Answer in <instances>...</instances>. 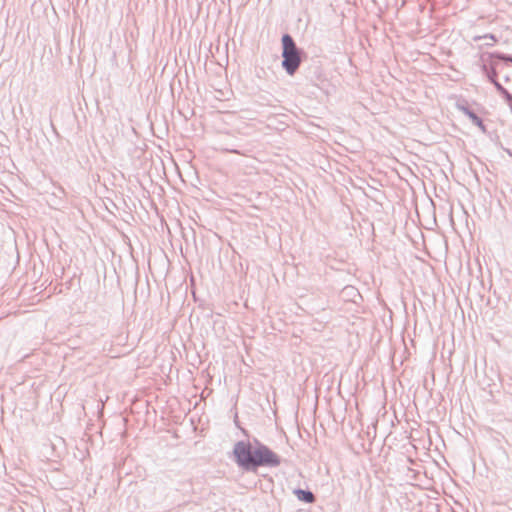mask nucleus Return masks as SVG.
Listing matches in <instances>:
<instances>
[{
  "instance_id": "nucleus-8",
  "label": "nucleus",
  "mask_w": 512,
  "mask_h": 512,
  "mask_svg": "<svg viewBox=\"0 0 512 512\" xmlns=\"http://www.w3.org/2000/svg\"><path fill=\"white\" fill-rule=\"evenodd\" d=\"M498 58L503 60V61L511 62L512 63V56L511 55L499 54Z\"/></svg>"
},
{
  "instance_id": "nucleus-7",
  "label": "nucleus",
  "mask_w": 512,
  "mask_h": 512,
  "mask_svg": "<svg viewBox=\"0 0 512 512\" xmlns=\"http://www.w3.org/2000/svg\"><path fill=\"white\" fill-rule=\"evenodd\" d=\"M481 39H489L491 43H485L486 46H492L496 42V37L493 34H486L483 36H476L474 37L475 41L481 40Z\"/></svg>"
},
{
  "instance_id": "nucleus-5",
  "label": "nucleus",
  "mask_w": 512,
  "mask_h": 512,
  "mask_svg": "<svg viewBox=\"0 0 512 512\" xmlns=\"http://www.w3.org/2000/svg\"><path fill=\"white\" fill-rule=\"evenodd\" d=\"M495 88L496 90L499 92V94L506 100V102L508 103V105L510 107H512V94L509 93V91L504 88L500 82H495Z\"/></svg>"
},
{
  "instance_id": "nucleus-3",
  "label": "nucleus",
  "mask_w": 512,
  "mask_h": 512,
  "mask_svg": "<svg viewBox=\"0 0 512 512\" xmlns=\"http://www.w3.org/2000/svg\"><path fill=\"white\" fill-rule=\"evenodd\" d=\"M457 107L460 111H462L468 118L471 120V122L479 127L481 131L486 132V127L483 123V120L467 105L464 104H457Z\"/></svg>"
},
{
  "instance_id": "nucleus-9",
  "label": "nucleus",
  "mask_w": 512,
  "mask_h": 512,
  "mask_svg": "<svg viewBox=\"0 0 512 512\" xmlns=\"http://www.w3.org/2000/svg\"><path fill=\"white\" fill-rule=\"evenodd\" d=\"M225 151L231 152V153H235V154H242L240 151H238L236 149H228V148H226Z\"/></svg>"
},
{
  "instance_id": "nucleus-6",
  "label": "nucleus",
  "mask_w": 512,
  "mask_h": 512,
  "mask_svg": "<svg viewBox=\"0 0 512 512\" xmlns=\"http://www.w3.org/2000/svg\"><path fill=\"white\" fill-rule=\"evenodd\" d=\"M483 70L484 72L486 73V76L488 78V80L493 84L495 85V82H499L497 80V71L494 69V68H491L490 70L485 66L483 65Z\"/></svg>"
},
{
  "instance_id": "nucleus-2",
  "label": "nucleus",
  "mask_w": 512,
  "mask_h": 512,
  "mask_svg": "<svg viewBox=\"0 0 512 512\" xmlns=\"http://www.w3.org/2000/svg\"><path fill=\"white\" fill-rule=\"evenodd\" d=\"M281 43L282 68L288 75L293 76L303 62L305 52L296 45L293 37L288 33L283 34Z\"/></svg>"
},
{
  "instance_id": "nucleus-4",
  "label": "nucleus",
  "mask_w": 512,
  "mask_h": 512,
  "mask_svg": "<svg viewBox=\"0 0 512 512\" xmlns=\"http://www.w3.org/2000/svg\"><path fill=\"white\" fill-rule=\"evenodd\" d=\"M294 493L300 501H303L305 503L310 504L315 501L314 494L309 490L296 489Z\"/></svg>"
},
{
  "instance_id": "nucleus-1",
  "label": "nucleus",
  "mask_w": 512,
  "mask_h": 512,
  "mask_svg": "<svg viewBox=\"0 0 512 512\" xmlns=\"http://www.w3.org/2000/svg\"><path fill=\"white\" fill-rule=\"evenodd\" d=\"M232 453L237 466L247 472H256L259 467H277L281 463L280 456L256 438L254 445L250 441L236 442Z\"/></svg>"
}]
</instances>
